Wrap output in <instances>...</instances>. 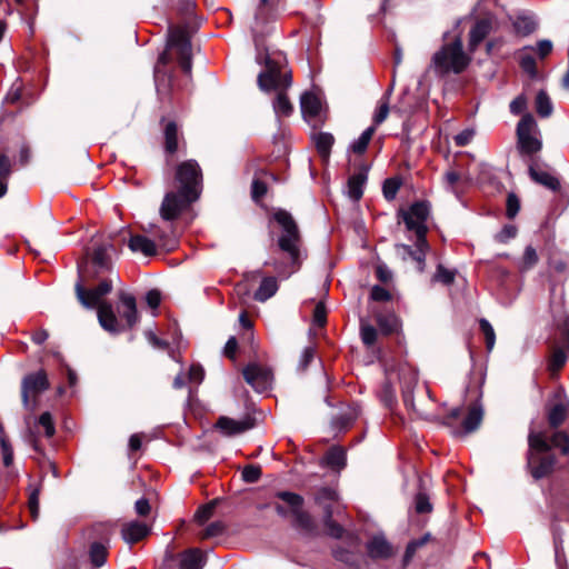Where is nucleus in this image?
<instances>
[{"mask_svg": "<svg viewBox=\"0 0 569 569\" xmlns=\"http://www.w3.org/2000/svg\"><path fill=\"white\" fill-rule=\"evenodd\" d=\"M188 29L186 26H171L168 30L167 49L159 57L154 67V81L160 94H168L172 88V77L168 69V63L172 56H177L182 71L191 74L192 52Z\"/></svg>", "mask_w": 569, "mask_h": 569, "instance_id": "f257e3e1", "label": "nucleus"}, {"mask_svg": "<svg viewBox=\"0 0 569 569\" xmlns=\"http://www.w3.org/2000/svg\"><path fill=\"white\" fill-rule=\"evenodd\" d=\"M273 220L280 226L281 232L277 240V249L284 254L283 260L272 257L266 264L282 277H288L297 271L301 263L302 239L291 213L279 209L273 213Z\"/></svg>", "mask_w": 569, "mask_h": 569, "instance_id": "f03ea898", "label": "nucleus"}, {"mask_svg": "<svg viewBox=\"0 0 569 569\" xmlns=\"http://www.w3.org/2000/svg\"><path fill=\"white\" fill-rule=\"evenodd\" d=\"M119 300L121 306L118 308V311L126 320V326L119 323L111 303L102 302L97 307L99 323L110 333H119L126 329H131L138 321L136 297L129 292L120 291Z\"/></svg>", "mask_w": 569, "mask_h": 569, "instance_id": "7ed1b4c3", "label": "nucleus"}, {"mask_svg": "<svg viewBox=\"0 0 569 569\" xmlns=\"http://www.w3.org/2000/svg\"><path fill=\"white\" fill-rule=\"evenodd\" d=\"M529 451L527 466L535 479H542L555 470L556 458L550 451V446L545 432H531L528 437Z\"/></svg>", "mask_w": 569, "mask_h": 569, "instance_id": "20e7f679", "label": "nucleus"}, {"mask_svg": "<svg viewBox=\"0 0 569 569\" xmlns=\"http://www.w3.org/2000/svg\"><path fill=\"white\" fill-rule=\"evenodd\" d=\"M470 61V56L463 51L462 40L456 38L435 52L431 59V68L439 76L459 74L467 69Z\"/></svg>", "mask_w": 569, "mask_h": 569, "instance_id": "39448f33", "label": "nucleus"}, {"mask_svg": "<svg viewBox=\"0 0 569 569\" xmlns=\"http://www.w3.org/2000/svg\"><path fill=\"white\" fill-rule=\"evenodd\" d=\"M517 147L522 156L533 157L542 149L540 130L530 113L522 116L517 124Z\"/></svg>", "mask_w": 569, "mask_h": 569, "instance_id": "423d86ee", "label": "nucleus"}, {"mask_svg": "<svg viewBox=\"0 0 569 569\" xmlns=\"http://www.w3.org/2000/svg\"><path fill=\"white\" fill-rule=\"evenodd\" d=\"M430 214V204L426 201H420L411 204L407 211L402 213L405 224L408 230H411L417 236L416 247L421 251L428 248L426 234L428 231L427 220Z\"/></svg>", "mask_w": 569, "mask_h": 569, "instance_id": "0eeeda50", "label": "nucleus"}, {"mask_svg": "<svg viewBox=\"0 0 569 569\" xmlns=\"http://www.w3.org/2000/svg\"><path fill=\"white\" fill-rule=\"evenodd\" d=\"M174 179L178 189L199 198L202 191V171L199 163L193 159L181 161L176 167Z\"/></svg>", "mask_w": 569, "mask_h": 569, "instance_id": "6e6552de", "label": "nucleus"}, {"mask_svg": "<svg viewBox=\"0 0 569 569\" xmlns=\"http://www.w3.org/2000/svg\"><path fill=\"white\" fill-rule=\"evenodd\" d=\"M50 388L47 371L40 369L26 375L21 380V402L26 410L33 411L38 397Z\"/></svg>", "mask_w": 569, "mask_h": 569, "instance_id": "1a4fd4ad", "label": "nucleus"}, {"mask_svg": "<svg viewBox=\"0 0 569 569\" xmlns=\"http://www.w3.org/2000/svg\"><path fill=\"white\" fill-rule=\"evenodd\" d=\"M114 246L111 242H98L92 240V248L87 249L86 272L93 279L100 278L112 270L110 252H113Z\"/></svg>", "mask_w": 569, "mask_h": 569, "instance_id": "9d476101", "label": "nucleus"}, {"mask_svg": "<svg viewBox=\"0 0 569 569\" xmlns=\"http://www.w3.org/2000/svg\"><path fill=\"white\" fill-rule=\"evenodd\" d=\"M291 84V73L283 70L281 62L267 58L266 70L258 76V87L266 92L284 90Z\"/></svg>", "mask_w": 569, "mask_h": 569, "instance_id": "9b49d317", "label": "nucleus"}, {"mask_svg": "<svg viewBox=\"0 0 569 569\" xmlns=\"http://www.w3.org/2000/svg\"><path fill=\"white\" fill-rule=\"evenodd\" d=\"M198 199L180 189L166 193L160 207L161 218L166 221L177 219Z\"/></svg>", "mask_w": 569, "mask_h": 569, "instance_id": "f8f14e48", "label": "nucleus"}, {"mask_svg": "<svg viewBox=\"0 0 569 569\" xmlns=\"http://www.w3.org/2000/svg\"><path fill=\"white\" fill-rule=\"evenodd\" d=\"M112 290V280L103 278L93 289H87L81 281L74 286L77 299L84 308H96L103 301L101 298Z\"/></svg>", "mask_w": 569, "mask_h": 569, "instance_id": "ddd939ff", "label": "nucleus"}, {"mask_svg": "<svg viewBox=\"0 0 569 569\" xmlns=\"http://www.w3.org/2000/svg\"><path fill=\"white\" fill-rule=\"evenodd\" d=\"M149 237H144V257H153L158 248L171 251L177 244L176 238L169 230H163L156 226H150Z\"/></svg>", "mask_w": 569, "mask_h": 569, "instance_id": "4468645a", "label": "nucleus"}, {"mask_svg": "<svg viewBox=\"0 0 569 569\" xmlns=\"http://www.w3.org/2000/svg\"><path fill=\"white\" fill-rule=\"evenodd\" d=\"M246 381L257 391H266L272 382V372L269 368L258 363H250L243 369Z\"/></svg>", "mask_w": 569, "mask_h": 569, "instance_id": "2eb2a0df", "label": "nucleus"}, {"mask_svg": "<svg viewBox=\"0 0 569 569\" xmlns=\"http://www.w3.org/2000/svg\"><path fill=\"white\" fill-rule=\"evenodd\" d=\"M399 379L401 383L402 398L406 407L422 416L423 412L418 410L413 402V388L418 382V373L415 368L410 366H403L400 368Z\"/></svg>", "mask_w": 569, "mask_h": 569, "instance_id": "dca6fc26", "label": "nucleus"}, {"mask_svg": "<svg viewBox=\"0 0 569 569\" xmlns=\"http://www.w3.org/2000/svg\"><path fill=\"white\" fill-rule=\"evenodd\" d=\"M163 148L167 154V162L179 151L186 150V141L182 133L179 132L178 126L173 121H169L163 129Z\"/></svg>", "mask_w": 569, "mask_h": 569, "instance_id": "f3484780", "label": "nucleus"}, {"mask_svg": "<svg viewBox=\"0 0 569 569\" xmlns=\"http://www.w3.org/2000/svg\"><path fill=\"white\" fill-rule=\"evenodd\" d=\"M216 427L224 436H234L251 429L252 422L250 419L234 420L228 417H220Z\"/></svg>", "mask_w": 569, "mask_h": 569, "instance_id": "a211bd4d", "label": "nucleus"}, {"mask_svg": "<svg viewBox=\"0 0 569 569\" xmlns=\"http://www.w3.org/2000/svg\"><path fill=\"white\" fill-rule=\"evenodd\" d=\"M367 551L372 559H388L393 555L392 546L382 536L373 537L367 545Z\"/></svg>", "mask_w": 569, "mask_h": 569, "instance_id": "6ab92c4d", "label": "nucleus"}, {"mask_svg": "<svg viewBox=\"0 0 569 569\" xmlns=\"http://www.w3.org/2000/svg\"><path fill=\"white\" fill-rule=\"evenodd\" d=\"M529 174L535 182L552 191H557L560 188L558 178L552 176L550 172L540 169L536 163H530Z\"/></svg>", "mask_w": 569, "mask_h": 569, "instance_id": "aec40b11", "label": "nucleus"}, {"mask_svg": "<svg viewBox=\"0 0 569 569\" xmlns=\"http://www.w3.org/2000/svg\"><path fill=\"white\" fill-rule=\"evenodd\" d=\"M483 418V409L479 402L472 403L468 408L467 416L462 420L461 427L463 433H470L477 430Z\"/></svg>", "mask_w": 569, "mask_h": 569, "instance_id": "412c9836", "label": "nucleus"}, {"mask_svg": "<svg viewBox=\"0 0 569 569\" xmlns=\"http://www.w3.org/2000/svg\"><path fill=\"white\" fill-rule=\"evenodd\" d=\"M490 31L491 22L489 20L482 19L477 21L469 33V50L473 52Z\"/></svg>", "mask_w": 569, "mask_h": 569, "instance_id": "4be33fe9", "label": "nucleus"}, {"mask_svg": "<svg viewBox=\"0 0 569 569\" xmlns=\"http://www.w3.org/2000/svg\"><path fill=\"white\" fill-rule=\"evenodd\" d=\"M278 289V281L274 277H264L253 297L257 301L264 302L273 297Z\"/></svg>", "mask_w": 569, "mask_h": 569, "instance_id": "5701e85b", "label": "nucleus"}, {"mask_svg": "<svg viewBox=\"0 0 569 569\" xmlns=\"http://www.w3.org/2000/svg\"><path fill=\"white\" fill-rule=\"evenodd\" d=\"M301 111L308 119L318 117L321 111V102L318 97L313 93L306 92L301 97Z\"/></svg>", "mask_w": 569, "mask_h": 569, "instance_id": "b1692460", "label": "nucleus"}, {"mask_svg": "<svg viewBox=\"0 0 569 569\" xmlns=\"http://www.w3.org/2000/svg\"><path fill=\"white\" fill-rule=\"evenodd\" d=\"M108 557V548L102 541H93L89 547V559L93 568L102 567Z\"/></svg>", "mask_w": 569, "mask_h": 569, "instance_id": "393cba45", "label": "nucleus"}, {"mask_svg": "<svg viewBox=\"0 0 569 569\" xmlns=\"http://www.w3.org/2000/svg\"><path fill=\"white\" fill-rule=\"evenodd\" d=\"M204 557L199 549H191L181 556L180 569H202Z\"/></svg>", "mask_w": 569, "mask_h": 569, "instance_id": "a878e982", "label": "nucleus"}, {"mask_svg": "<svg viewBox=\"0 0 569 569\" xmlns=\"http://www.w3.org/2000/svg\"><path fill=\"white\" fill-rule=\"evenodd\" d=\"M42 489V483L39 481L38 483H29L28 486V509L30 511V516L32 520H37L39 517L40 502L39 496Z\"/></svg>", "mask_w": 569, "mask_h": 569, "instance_id": "bb28decb", "label": "nucleus"}, {"mask_svg": "<svg viewBox=\"0 0 569 569\" xmlns=\"http://www.w3.org/2000/svg\"><path fill=\"white\" fill-rule=\"evenodd\" d=\"M123 540L127 543H137L142 540V522L131 521L124 523L121 530Z\"/></svg>", "mask_w": 569, "mask_h": 569, "instance_id": "cd10ccee", "label": "nucleus"}, {"mask_svg": "<svg viewBox=\"0 0 569 569\" xmlns=\"http://www.w3.org/2000/svg\"><path fill=\"white\" fill-rule=\"evenodd\" d=\"M366 180L367 176L363 172H358L349 178L348 194L352 200L358 201L362 197Z\"/></svg>", "mask_w": 569, "mask_h": 569, "instance_id": "c85d7f7f", "label": "nucleus"}, {"mask_svg": "<svg viewBox=\"0 0 569 569\" xmlns=\"http://www.w3.org/2000/svg\"><path fill=\"white\" fill-rule=\"evenodd\" d=\"M273 110L278 118L289 117L292 113L293 106L290 102L284 90L278 91L276 100L273 102Z\"/></svg>", "mask_w": 569, "mask_h": 569, "instance_id": "c756f323", "label": "nucleus"}, {"mask_svg": "<svg viewBox=\"0 0 569 569\" xmlns=\"http://www.w3.org/2000/svg\"><path fill=\"white\" fill-rule=\"evenodd\" d=\"M313 141L319 154L323 159H328L330 154L331 147L335 142V138L330 133L320 132L313 137Z\"/></svg>", "mask_w": 569, "mask_h": 569, "instance_id": "7c9ffc66", "label": "nucleus"}, {"mask_svg": "<svg viewBox=\"0 0 569 569\" xmlns=\"http://www.w3.org/2000/svg\"><path fill=\"white\" fill-rule=\"evenodd\" d=\"M325 461L331 468L341 469L346 465V452L342 448L333 447L326 453Z\"/></svg>", "mask_w": 569, "mask_h": 569, "instance_id": "2f4dec72", "label": "nucleus"}, {"mask_svg": "<svg viewBox=\"0 0 569 569\" xmlns=\"http://www.w3.org/2000/svg\"><path fill=\"white\" fill-rule=\"evenodd\" d=\"M159 508V496L154 489H144V519L152 515V519H154L156 513Z\"/></svg>", "mask_w": 569, "mask_h": 569, "instance_id": "473e14b6", "label": "nucleus"}, {"mask_svg": "<svg viewBox=\"0 0 569 569\" xmlns=\"http://www.w3.org/2000/svg\"><path fill=\"white\" fill-rule=\"evenodd\" d=\"M550 449H560L562 455H569V437L562 431H556L552 436H547Z\"/></svg>", "mask_w": 569, "mask_h": 569, "instance_id": "72a5a7b5", "label": "nucleus"}, {"mask_svg": "<svg viewBox=\"0 0 569 569\" xmlns=\"http://www.w3.org/2000/svg\"><path fill=\"white\" fill-rule=\"evenodd\" d=\"M375 131H376L375 126L367 128L362 132V134L351 144V150L355 153L362 154L367 150L368 144H369L370 140L372 139Z\"/></svg>", "mask_w": 569, "mask_h": 569, "instance_id": "f704fd0d", "label": "nucleus"}, {"mask_svg": "<svg viewBox=\"0 0 569 569\" xmlns=\"http://www.w3.org/2000/svg\"><path fill=\"white\" fill-rule=\"evenodd\" d=\"M538 260L539 257L536 249L532 246H527L518 266L519 270L528 271L532 269L537 264Z\"/></svg>", "mask_w": 569, "mask_h": 569, "instance_id": "c9c22d12", "label": "nucleus"}, {"mask_svg": "<svg viewBox=\"0 0 569 569\" xmlns=\"http://www.w3.org/2000/svg\"><path fill=\"white\" fill-rule=\"evenodd\" d=\"M121 237H122V240H127L128 238V247L130 248L131 251L133 252H138V251H141L142 252V234L141 233H133L131 228L128 227V228H124L121 230Z\"/></svg>", "mask_w": 569, "mask_h": 569, "instance_id": "e433bc0d", "label": "nucleus"}, {"mask_svg": "<svg viewBox=\"0 0 569 569\" xmlns=\"http://www.w3.org/2000/svg\"><path fill=\"white\" fill-rule=\"evenodd\" d=\"M536 110L540 117H549L552 112L550 98L545 91H539L536 97Z\"/></svg>", "mask_w": 569, "mask_h": 569, "instance_id": "4c0bfd02", "label": "nucleus"}, {"mask_svg": "<svg viewBox=\"0 0 569 569\" xmlns=\"http://www.w3.org/2000/svg\"><path fill=\"white\" fill-rule=\"evenodd\" d=\"M277 497L284 501L291 509V513H295L297 510L302 508L303 498L297 493L289 491H280L277 493Z\"/></svg>", "mask_w": 569, "mask_h": 569, "instance_id": "58836bf2", "label": "nucleus"}, {"mask_svg": "<svg viewBox=\"0 0 569 569\" xmlns=\"http://www.w3.org/2000/svg\"><path fill=\"white\" fill-rule=\"evenodd\" d=\"M513 26L516 31L521 36H528L537 28L536 21L529 17H518Z\"/></svg>", "mask_w": 569, "mask_h": 569, "instance_id": "ea45409f", "label": "nucleus"}, {"mask_svg": "<svg viewBox=\"0 0 569 569\" xmlns=\"http://www.w3.org/2000/svg\"><path fill=\"white\" fill-rule=\"evenodd\" d=\"M146 338L150 346L159 351H169L170 350V343L167 339L161 338L152 330H148L146 333Z\"/></svg>", "mask_w": 569, "mask_h": 569, "instance_id": "a19ab883", "label": "nucleus"}, {"mask_svg": "<svg viewBox=\"0 0 569 569\" xmlns=\"http://www.w3.org/2000/svg\"><path fill=\"white\" fill-rule=\"evenodd\" d=\"M325 526L329 536L333 538H341L343 528L332 520V511L330 508L326 509Z\"/></svg>", "mask_w": 569, "mask_h": 569, "instance_id": "79ce46f5", "label": "nucleus"}, {"mask_svg": "<svg viewBox=\"0 0 569 569\" xmlns=\"http://www.w3.org/2000/svg\"><path fill=\"white\" fill-rule=\"evenodd\" d=\"M566 415H567V410L563 405H561V403L555 405L551 408V410L549 411V416H548L549 423L552 427L560 426L565 421Z\"/></svg>", "mask_w": 569, "mask_h": 569, "instance_id": "37998d69", "label": "nucleus"}, {"mask_svg": "<svg viewBox=\"0 0 569 569\" xmlns=\"http://www.w3.org/2000/svg\"><path fill=\"white\" fill-rule=\"evenodd\" d=\"M550 269L559 274L569 273V259L563 257L552 256L549 259Z\"/></svg>", "mask_w": 569, "mask_h": 569, "instance_id": "c03bdc74", "label": "nucleus"}, {"mask_svg": "<svg viewBox=\"0 0 569 569\" xmlns=\"http://www.w3.org/2000/svg\"><path fill=\"white\" fill-rule=\"evenodd\" d=\"M479 325H480V329L485 336L487 349L490 351V350H492L495 342H496L495 330H493L492 326L489 323V321L486 319H481L479 321Z\"/></svg>", "mask_w": 569, "mask_h": 569, "instance_id": "a18cd8bd", "label": "nucleus"}, {"mask_svg": "<svg viewBox=\"0 0 569 569\" xmlns=\"http://www.w3.org/2000/svg\"><path fill=\"white\" fill-rule=\"evenodd\" d=\"M39 425L44 428V435L51 438L56 433L53 418L49 411L42 412L39 417Z\"/></svg>", "mask_w": 569, "mask_h": 569, "instance_id": "49530a36", "label": "nucleus"}, {"mask_svg": "<svg viewBox=\"0 0 569 569\" xmlns=\"http://www.w3.org/2000/svg\"><path fill=\"white\" fill-rule=\"evenodd\" d=\"M261 477V468L259 466L248 465L242 470V479L248 483H253Z\"/></svg>", "mask_w": 569, "mask_h": 569, "instance_id": "de8ad7c7", "label": "nucleus"}, {"mask_svg": "<svg viewBox=\"0 0 569 569\" xmlns=\"http://www.w3.org/2000/svg\"><path fill=\"white\" fill-rule=\"evenodd\" d=\"M378 325L382 330L388 333L396 332L400 328V321L396 316H390L388 318H379Z\"/></svg>", "mask_w": 569, "mask_h": 569, "instance_id": "09e8293b", "label": "nucleus"}, {"mask_svg": "<svg viewBox=\"0 0 569 569\" xmlns=\"http://www.w3.org/2000/svg\"><path fill=\"white\" fill-rule=\"evenodd\" d=\"M415 508L418 513H426L432 510L429 497L425 492H419L415 498Z\"/></svg>", "mask_w": 569, "mask_h": 569, "instance_id": "8fccbe9b", "label": "nucleus"}, {"mask_svg": "<svg viewBox=\"0 0 569 569\" xmlns=\"http://www.w3.org/2000/svg\"><path fill=\"white\" fill-rule=\"evenodd\" d=\"M295 517L297 526H299L302 529H311L313 526L312 519L310 515L305 511L302 508L297 510L295 513H292Z\"/></svg>", "mask_w": 569, "mask_h": 569, "instance_id": "3c124183", "label": "nucleus"}, {"mask_svg": "<svg viewBox=\"0 0 569 569\" xmlns=\"http://www.w3.org/2000/svg\"><path fill=\"white\" fill-rule=\"evenodd\" d=\"M520 67L525 72H527L531 78L537 76V66L536 60L530 54H522L520 58Z\"/></svg>", "mask_w": 569, "mask_h": 569, "instance_id": "603ef678", "label": "nucleus"}, {"mask_svg": "<svg viewBox=\"0 0 569 569\" xmlns=\"http://www.w3.org/2000/svg\"><path fill=\"white\" fill-rule=\"evenodd\" d=\"M399 188H400V182L397 179H387L383 182V188H382L385 198L387 200L395 199Z\"/></svg>", "mask_w": 569, "mask_h": 569, "instance_id": "864d4df0", "label": "nucleus"}, {"mask_svg": "<svg viewBox=\"0 0 569 569\" xmlns=\"http://www.w3.org/2000/svg\"><path fill=\"white\" fill-rule=\"evenodd\" d=\"M567 357L563 350L555 349L551 353L550 358V369L552 371H558L566 363Z\"/></svg>", "mask_w": 569, "mask_h": 569, "instance_id": "5fc2aeb1", "label": "nucleus"}, {"mask_svg": "<svg viewBox=\"0 0 569 569\" xmlns=\"http://www.w3.org/2000/svg\"><path fill=\"white\" fill-rule=\"evenodd\" d=\"M433 280L443 284H451L455 280V273L440 264L437 268Z\"/></svg>", "mask_w": 569, "mask_h": 569, "instance_id": "6e6d98bb", "label": "nucleus"}, {"mask_svg": "<svg viewBox=\"0 0 569 569\" xmlns=\"http://www.w3.org/2000/svg\"><path fill=\"white\" fill-rule=\"evenodd\" d=\"M313 323L318 327H323L327 322V309L323 302H318L313 310Z\"/></svg>", "mask_w": 569, "mask_h": 569, "instance_id": "4d7b16f0", "label": "nucleus"}, {"mask_svg": "<svg viewBox=\"0 0 569 569\" xmlns=\"http://www.w3.org/2000/svg\"><path fill=\"white\" fill-rule=\"evenodd\" d=\"M213 510H214V503L213 502L207 503L197 510V512L194 515V519L199 523L202 525L212 517Z\"/></svg>", "mask_w": 569, "mask_h": 569, "instance_id": "13d9d810", "label": "nucleus"}, {"mask_svg": "<svg viewBox=\"0 0 569 569\" xmlns=\"http://www.w3.org/2000/svg\"><path fill=\"white\" fill-rule=\"evenodd\" d=\"M370 297L375 301L386 302L392 299V295L389 290L380 286H373L370 291Z\"/></svg>", "mask_w": 569, "mask_h": 569, "instance_id": "bf43d9fd", "label": "nucleus"}, {"mask_svg": "<svg viewBox=\"0 0 569 569\" xmlns=\"http://www.w3.org/2000/svg\"><path fill=\"white\" fill-rule=\"evenodd\" d=\"M377 330L370 325L361 326V339L365 345L372 346L377 340Z\"/></svg>", "mask_w": 569, "mask_h": 569, "instance_id": "052dcab7", "label": "nucleus"}, {"mask_svg": "<svg viewBox=\"0 0 569 569\" xmlns=\"http://www.w3.org/2000/svg\"><path fill=\"white\" fill-rule=\"evenodd\" d=\"M12 173V162L10 158L4 154L0 153V180H7Z\"/></svg>", "mask_w": 569, "mask_h": 569, "instance_id": "680f3d73", "label": "nucleus"}, {"mask_svg": "<svg viewBox=\"0 0 569 569\" xmlns=\"http://www.w3.org/2000/svg\"><path fill=\"white\" fill-rule=\"evenodd\" d=\"M520 210V201L518 197L513 193L508 194L507 197V216L512 219L517 216Z\"/></svg>", "mask_w": 569, "mask_h": 569, "instance_id": "e2e57ef3", "label": "nucleus"}, {"mask_svg": "<svg viewBox=\"0 0 569 569\" xmlns=\"http://www.w3.org/2000/svg\"><path fill=\"white\" fill-rule=\"evenodd\" d=\"M388 113H389V101L388 100L380 101V104L373 116L375 127L382 123L387 119Z\"/></svg>", "mask_w": 569, "mask_h": 569, "instance_id": "0e129e2a", "label": "nucleus"}, {"mask_svg": "<svg viewBox=\"0 0 569 569\" xmlns=\"http://www.w3.org/2000/svg\"><path fill=\"white\" fill-rule=\"evenodd\" d=\"M517 234V228L512 224L505 226L499 233L496 236V240L501 243H506Z\"/></svg>", "mask_w": 569, "mask_h": 569, "instance_id": "69168bd1", "label": "nucleus"}, {"mask_svg": "<svg viewBox=\"0 0 569 569\" xmlns=\"http://www.w3.org/2000/svg\"><path fill=\"white\" fill-rule=\"evenodd\" d=\"M204 370L200 365H192L188 371V381L192 383H200L203 380Z\"/></svg>", "mask_w": 569, "mask_h": 569, "instance_id": "338daca9", "label": "nucleus"}, {"mask_svg": "<svg viewBox=\"0 0 569 569\" xmlns=\"http://www.w3.org/2000/svg\"><path fill=\"white\" fill-rule=\"evenodd\" d=\"M461 180V176L455 170H448L443 174V182L451 191H456V184Z\"/></svg>", "mask_w": 569, "mask_h": 569, "instance_id": "774afa93", "label": "nucleus"}]
</instances>
